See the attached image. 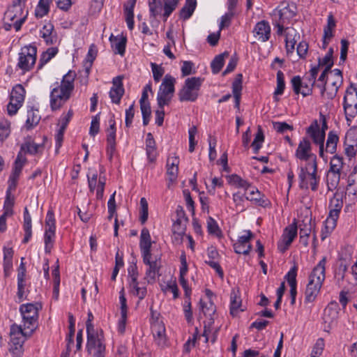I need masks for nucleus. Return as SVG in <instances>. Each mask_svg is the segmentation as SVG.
I'll list each match as a JSON object with an SVG mask.
<instances>
[{
  "instance_id": "nucleus-1",
  "label": "nucleus",
  "mask_w": 357,
  "mask_h": 357,
  "mask_svg": "<svg viewBox=\"0 0 357 357\" xmlns=\"http://www.w3.org/2000/svg\"><path fill=\"white\" fill-rule=\"evenodd\" d=\"M41 309L39 303L22 304L20 307L24 329L27 330L28 336H31L38 326V312Z\"/></svg>"
},
{
  "instance_id": "nucleus-2",
  "label": "nucleus",
  "mask_w": 357,
  "mask_h": 357,
  "mask_svg": "<svg viewBox=\"0 0 357 357\" xmlns=\"http://www.w3.org/2000/svg\"><path fill=\"white\" fill-rule=\"evenodd\" d=\"M203 81L204 79L199 77L187 78L182 89L178 93L179 100L195 102L199 96Z\"/></svg>"
},
{
  "instance_id": "nucleus-3",
  "label": "nucleus",
  "mask_w": 357,
  "mask_h": 357,
  "mask_svg": "<svg viewBox=\"0 0 357 357\" xmlns=\"http://www.w3.org/2000/svg\"><path fill=\"white\" fill-rule=\"evenodd\" d=\"M86 351L89 354L93 357H105V344L102 330L93 333H86Z\"/></svg>"
},
{
  "instance_id": "nucleus-4",
  "label": "nucleus",
  "mask_w": 357,
  "mask_h": 357,
  "mask_svg": "<svg viewBox=\"0 0 357 357\" xmlns=\"http://www.w3.org/2000/svg\"><path fill=\"white\" fill-rule=\"evenodd\" d=\"M343 109L347 121H351L357 115V88L351 83L343 97Z\"/></svg>"
},
{
  "instance_id": "nucleus-5",
  "label": "nucleus",
  "mask_w": 357,
  "mask_h": 357,
  "mask_svg": "<svg viewBox=\"0 0 357 357\" xmlns=\"http://www.w3.org/2000/svg\"><path fill=\"white\" fill-rule=\"evenodd\" d=\"M37 57V48L33 45H26L21 49L17 66L23 72L30 71L34 66Z\"/></svg>"
},
{
  "instance_id": "nucleus-6",
  "label": "nucleus",
  "mask_w": 357,
  "mask_h": 357,
  "mask_svg": "<svg viewBox=\"0 0 357 357\" xmlns=\"http://www.w3.org/2000/svg\"><path fill=\"white\" fill-rule=\"evenodd\" d=\"M295 157L307 162V165H312L317 162V155L312 153L310 140L307 137H303L300 141L295 152Z\"/></svg>"
},
{
  "instance_id": "nucleus-7",
  "label": "nucleus",
  "mask_w": 357,
  "mask_h": 357,
  "mask_svg": "<svg viewBox=\"0 0 357 357\" xmlns=\"http://www.w3.org/2000/svg\"><path fill=\"white\" fill-rule=\"evenodd\" d=\"M27 15L28 11H26L24 14V7L21 6L20 4H13L6 11L4 19L11 22L16 19L13 23V27L16 31H18L25 22Z\"/></svg>"
},
{
  "instance_id": "nucleus-8",
  "label": "nucleus",
  "mask_w": 357,
  "mask_h": 357,
  "mask_svg": "<svg viewBox=\"0 0 357 357\" xmlns=\"http://www.w3.org/2000/svg\"><path fill=\"white\" fill-rule=\"evenodd\" d=\"M297 6L293 2L286 1H282L280 5L273 10V15L277 20L283 22L289 23L290 20L296 15Z\"/></svg>"
},
{
  "instance_id": "nucleus-9",
  "label": "nucleus",
  "mask_w": 357,
  "mask_h": 357,
  "mask_svg": "<svg viewBox=\"0 0 357 357\" xmlns=\"http://www.w3.org/2000/svg\"><path fill=\"white\" fill-rule=\"evenodd\" d=\"M298 226L296 220L285 228L281 239L278 242V249L282 253L285 252L297 236Z\"/></svg>"
},
{
  "instance_id": "nucleus-10",
  "label": "nucleus",
  "mask_w": 357,
  "mask_h": 357,
  "mask_svg": "<svg viewBox=\"0 0 357 357\" xmlns=\"http://www.w3.org/2000/svg\"><path fill=\"white\" fill-rule=\"evenodd\" d=\"M10 344L12 350H20L28 336L27 330H24L22 326L13 324L10 331Z\"/></svg>"
},
{
  "instance_id": "nucleus-11",
  "label": "nucleus",
  "mask_w": 357,
  "mask_h": 357,
  "mask_svg": "<svg viewBox=\"0 0 357 357\" xmlns=\"http://www.w3.org/2000/svg\"><path fill=\"white\" fill-rule=\"evenodd\" d=\"M142 259L144 264L149 266L146 271L144 279L147 280L148 283H153L155 281L157 275H160L159 273L161 268L160 258L155 257L153 259L152 255H151L147 256L146 258Z\"/></svg>"
},
{
  "instance_id": "nucleus-12",
  "label": "nucleus",
  "mask_w": 357,
  "mask_h": 357,
  "mask_svg": "<svg viewBox=\"0 0 357 357\" xmlns=\"http://www.w3.org/2000/svg\"><path fill=\"white\" fill-rule=\"evenodd\" d=\"M247 235L241 236L237 242L234 244V249L236 253L247 255L252 249V246L249 243L250 240L254 237L250 230L245 231Z\"/></svg>"
},
{
  "instance_id": "nucleus-13",
  "label": "nucleus",
  "mask_w": 357,
  "mask_h": 357,
  "mask_svg": "<svg viewBox=\"0 0 357 357\" xmlns=\"http://www.w3.org/2000/svg\"><path fill=\"white\" fill-rule=\"evenodd\" d=\"M123 77L119 75L112 79V86L109 91V95L113 103L119 104L123 97L125 89L123 84Z\"/></svg>"
},
{
  "instance_id": "nucleus-14",
  "label": "nucleus",
  "mask_w": 357,
  "mask_h": 357,
  "mask_svg": "<svg viewBox=\"0 0 357 357\" xmlns=\"http://www.w3.org/2000/svg\"><path fill=\"white\" fill-rule=\"evenodd\" d=\"M292 89L295 94H301L303 97L310 96L313 91V87L303 80L299 75L294 76L291 79Z\"/></svg>"
},
{
  "instance_id": "nucleus-15",
  "label": "nucleus",
  "mask_w": 357,
  "mask_h": 357,
  "mask_svg": "<svg viewBox=\"0 0 357 357\" xmlns=\"http://www.w3.org/2000/svg\"><path fill=\"white\" fill-rule=\"evenodd\" d=\"M70 95L61 90L58 87L54 88L50 93V107L52 110L55 111L61 107L70 98Z\"/></svg>"
},
{
  "instance_id": "nucleus-16",
  "label": "nucleus",
  "mask_w": 357,
  "mask_h": 357,
  "mask_svg": "<svg viewBox=\"0 0 357 357\" xmlns=\"http://www.w3.org/2000/svg\"><path fill=\"white\" fill-rule=\"evenodd\" d=\"M246 192L249 194V196H246L245 199L253 202L256 205L264 208L271 205L268 199L261 194L256 187L250 185V189Z\"/></svg>"
},
{
  "instance_id": "nucleus-17",
  "label": "nucleus",
  "mask_w": 357,
  "mask_h": 357,
  "mask_svg": "<svg viewBox=\"0 0 357 357\" xmlns=\"http://www.w3.org/2000/svg\"><path fill=\"white\" fill-rule=\"evenodd\" d=\"M340 307L337 302L333 301L328 303L324 309L323 319L325 324H328L330 327L338 318Z\"/></svg>"
},
{
  "instance_id": "nucleus-18",
  "label": "nucleus",
  "mask_w": 357,
  "mask_h": 357,
  "mask_svg": "<svg viewBox=\"0 0 357 357\" xmlns=\"http://www.w3.org/2000/svg\"><path fill=\"white\" fill-rule=\"evenodd\" d=\"M335 208L330 210L328 216L325 220L326 229H327L328 233L332 232L333 230L335 228L337 220L339 218V215L342 207V204L340 202L339 199H335Z\"/></svg>"
},
{
  "instance_id": "nucleus-19",
  "label": "nucleus",
  "mask_w": 357,
  "mask_h": 357,
  "mask_svg": "<svg viewBox=\"0 0 357 357\" xmlns=\"http://www.w3.org/2000/svg\"><path fill=\"white\" fill-rule=\"evenodd\" d=\"M271 26L266 20H261L257 22L254 28L253 33L255 37L261 42H266L271 37Z\"/></svg>"
},
{
  "instance_id": "nucleus-20",
  "label": "nucleus",
  "mask_w": 357,
  "mask_h": 357,
  "mask_svg": "<svg viewBox=\"0 0 357 357\" xmlns=\"http://www.w3.org/2000/svg\"><path fill=\"white\" fill-rule=\"evenodd\" d=\"M151 245L149 231L147 228H143L141 231L139 240V248L142 258H146L147 256L152 255L151 250Z\"/></svg>"
},
{
  "instance_id": "nucleus-21",
  "label": "nucleus",
  "mask_w": 357,
  "mask_h": 357,
  "mask_svg": "<svg viewBox=\"0 0 357 357\" xmlns=\"http://www.w3.org/2000/svg\"><path fill=\"white\" fill-rule=\"evenodd\" d=\"M207 255L209 260L205 261V263L208 264L210 267L215 270L218 275L222 278L224 276L223 270L221 268L219 262L215 261L220 257V255L217 249L213 246L208 248Z\"/></svg>"
},
{
  "instance_id": "nucleus-22",
  "label": "nucleus",
  "mask_w": 357,
  "mask_h": 357,
  "mask_svg": "<svg viewBox=\"0 0 357 357\" xmlns=\"http://www.w3.org/2000/svg\"><path fill=\"white\" fill-rule=\"evenodd\" d=\"M306 133L312 138L315 144H324L326 134L320 131L319 125L317 120H314L306 129Z\"/></svg>"
},
{
  "instance_id": "nucleus-23",
  "label": "nucleus",
  "mask_w": 357,
  "mask_h": 357,
  "mask_svg": "<svg viewBox=\"0 0 357 357\" xmlns=\"http://www.w3.org/2000/svg\"><path fill=\"white\" fill-rule=\"evenodd\" d=\"M326 257H323V259L319 261L317 266L312 269L309 276V280H313L314 282H317V284H322L326 278Z\"/></svg>"
},
{
  "instance_id": "nucleus-24",
  "label": "nucleus",
  "mask_w": 357,
  "mask_h": 357,
  "mask_svg": "<svg viewBox=\"0 0 357 357\" xmlns=\"http://www.w3.org/2000/svg\"><path fill=\"white\" fill-rule=\"evenodd\" d=\"M137 0H128L123 4V11L125 15V20L127 23L129 30L134 29V8L135 6Z\"/></svg>"
},
{
  "instance_id": "nucleus-25",
  "label": "nucleus",
  "mask_w": 357,
  "mask_h": 357,
  "mask_svg": "<svg viewBox=\"0 0 357 357\" xmlns=\"http://www.w3.org/2000/svg\"><path fill=\"white\" fill-rule=\"evenodd\" d=\"M243 75L239 73L236 75L235 79L232 83V93L234 98V107L238 110L240 109V102L241 98Z\"/></svg>"
},
{
  "instance_id": "nucleus-26",
  "label": "nucleus",
  "mask_w": 357,
  "mask_h": 357,
  "mask_svg": "<svg viewBox=\"0 0 357 357\" xmlns=\"http://www.w3.org/2000/svg\"><path fill=\"white\" fill-rule=\"evenodd\" d=\"M151 331L157 344L164 346L166 343L165 325L162 322H155L152 325Z\"/></svg>"
},
{
  "instance_id": "nucleus-27",
  "label": "nucleus",
  "mask_w": 357,
  "mask_h": 357,
  "mask_svg": "<svg viewBox=\"0 0 357 357\" xmlns=\"http://www.w3.org/2000/svg\"><path fill=\"white\" fill-rule=\"evenodd\" d=\"M322 284H317L313 280H309L305 292V301L307 303L313 302L317 296Z\"/></svg>"
},
{
  "instance_id": "nucleus-28",
  "label": "nucleus",
  "mask_w": 357,
  "mask_h": 357,
  "mask_svg": "<svg viewBox=\"0 0 357 357\" xmlns=\"http://www.w3.org/2000/svg\"><path fill=\"white\" fill-rule=\"evenodd\" d=\"M146 151L149 161L153 162L156 160L158 153L155 139L151 132L146 135Z\"/></svg>"
},
{
  "instance_id": "nucleus-29",
  "label": "nucleus",
  "mask_w": 357,
  "mask_h": 357,
  "mask_svg": "<svg viewBox=\"0 0 357 357\" xmlns=\"http://www.w3.org/2000/svg\"><path fill=\"white\" fill-rule=\"evenodd\" d=\"M175 78H174L169 74L166 75L162 80V82L160 86L158 91H162V93L164 95H169L173 96V94L175 91Z\"/></svg>"
},
{
  "instance_id": "nucleus-30",
  "label": "nucleus",
  "mask_w": 357,
  "mask_h": 357,
  "mask_svg": "<svg viewBox=\"0 0 357 357\" xmlns=\"http://www.w3.org/2000/svg\"><path fill=\"white\" fill-rule=\"evenodd\" d=\"M26 162V157L22 155V151H20L14 162L13 170L10 176L12 177L19 178Z\"/></svg>"
},
{
  "instance_id": "nucleus-31",
  "label": "nucleus",
  "mask_w": 357,
  "mask_h": 357,
  "mask_svg": "<svg viewBox=\"0 0 357 357\" xmlns=\"http://www.w3.org/2000/svg\"><path fill=\"white\" fill-rule=\"evenodd\" d=\"M54 26L49 23L45 24L40 30V36L45 40L47 45H53L56 41V36H52Z\"/></svg>"
},
{
  "instance_id": "nucleus-32",
  "label": "nucleus",
  "mask_w": 357,
  "mask_h": 357,
  "mask_svg": "<svg viewBox=\"0 0 357 357\" xmlns=\"http://www.w3.org/2000/svg\"><path fill=\"white\" fill-rule=\"evenodd\" d=\"M109 40L112 43V47H114V52L120 54L121 56H123L126 52L127 43L126 37L122 36L120 39H118L117 37L114 38L113 35H112Z\"/></svg>"
},
{
  "instance_id": "nucleus-33",
  "label": "nucleus",
  "mask_w": 357,
  "mask_h": 357,
  "mask_svg": "<svg viewBox=\"0 0 357 357\" xmlns=\"http://www.w3.org/2000/svg\"><path fill=\"white\" fill-rule=\"evenodd\" d=\"M199 304H200V312L199 313V315H198V319H201L203 318L202 317V314L204 316V317H210V321L208 323L209 325H211V324L213 323V319L211 317V315L213 314L215 312V306L213 305V303H210L208 306L204 303L202 301V300L201 299L200 301H199Z\"/></svg>"
},
{
  "instance_id": "nucleus-34",
  "label": "nucleus",
  "mask_w": 357,
  "mask_h": 357,
  "mask_svg": "<svg viewBox=\"0 0 357 357\" xmlns=\"http://www.w3.org/2000/svg\"><path fill=\"white\" fill-rule=\"evenodd\" d=\"M339 142V137L336 132L331 130L328 134L325 151L331 154L335 153L337 150V144Z\"/></svg>"
},
{
  "instance_id": "nucleus-35",
  "label": "nucleus",
  "mask_w": 357,
  "mask_h": 357,
  "mask_svg": "<svg viewBox=\"0 0 357 357\" xmlns=\"http://www.w3.org/2000/svg\"><path fill=\"white\" fill-rule=\"evenodd\" d=\"M196 5V0H186L185 5L180 10V17L183 20L189 19L193 14Z\"/></svg>"
},
{
  "instance_id": "nucleus-36",
  "label": "nucleus",
  "mask_w": 357,
  "mask_h": 357,
  "mask_svg": "<svg viewBox=\"0 0 357 357\" xmlns=\"http://www.w3.org/2000/svg\"><path fill=\"white\" fill-rule=\"evenodd\" d=\"M40 120V116L38 114V110H34L33 109L28 110L27 119L24 127L27 130H30L38 124Z\"/></svg>"
},
{
  "instance_id": "nucleus-37",
  "label": "nucleus",
  "mask_w": 357,
  "mask_h": 357,
  "mask_svg": "<svg viewBox=\"0 0 357 357\" xmlns=\"http://www.w3.org/2000/svg\"><path fill=\"white\" fill-rule=\"evenodd\" d=\"M25 89L21 84H16L10 93V100L16 102L22 103L25 97Z\"/></svg>"
},
{
  "instance_id": "nucleus-38",
  "label": "nucleus",
  "mask_w": 357,
  "mask_h": 357,
  "mask_svg": "<svg viewBox=\"0 0 357 357\" xmlns=\"http://www.w3.org/2000/svg\"><path fill=\"white\" fill-rule=\"evenodd\" d=\"M229 53L225 52L215 56L211 63V70L213 74H218L222 69L225 63V57H228Z\"/></svg>"
},
{
  "instance_id": "nucleus-39",
  "label": "nucleus",
  "mask_w": 357,
  "mask_h": 357,
  "mask_svg": "<svg viewBox=\"0 0 357 357\" xmlns=\"http://www.w3.org/2000/svg\"><path fill=\"white\" fill-rule=\"evenodd\" d=\"M162 1L164 3V13L162 14V17L164 21L165 22L170 16V15L176 10L180 2V0H162Z\"/></svg>"
},
{
  "instance_id": "nucleus-40",
  "label": "nucleus",
  "mask_w": 357,
  "mask_h": 357,
  "mask_svg": "<svg viewBox=\"0 0 357 357\" xmlns=\"http://www.w3.org/2000/svg\"><path fill=\"white\" fill-rule=\"evenodd\" d=\"M56 229H45L44 234L45 251L46 253H50L53 248L55 239Z\"/></svg>"
},
{
  "instance_id": "nucleus-41",
  "label": "nucleus",
  "mask_w": 357,
  "mask_h": 357,
  "mask_svg": "<svg viewBox=\"0 0 357 357\" xmlns=\"http://www.w3.org/2000/svg\"><path fill=\"white\" fill-rule=\"evenodd\" d=\"M97 55V50L95 49V45H91L88 51L86 59L84 63L85 73L88 76L90 73L91 68L93 65V61L95 60Z\"/></svg>"
},
{
  "instance_id": "nucleus-42",
  "label": "nucleus",
  "mask_w": 357,
  "mask_h": 357,
  "mask_svg": "<svg viewBox=\"0 0 357 357\" xmlns=\"http://www.w3.org/2000/svg\"><path fill=\"white\" fill-rule=\"evenodd\" d=\"M43 150V144H38L34 142H28L24 143L21 146V151H25L26 153L31 155H36L37 153H41Z\"/></svg>"
},
{
  "instance_id": "nucleus-43",
  "label": "nucleus",
  "mask_w": 357,
  "mask_h": 357,
  "mask_svg": "<svg viewBox=\"0 0 357 357\" xmlns=\"http://www.w3.org/2000/svg\"><path fill=\"white\" fill-rule=\"evenodd\" d=\"M264 141V135L263 130L260 126H258L257 132L255 135L254 141L252 142L251 146L253 149V151L255 154L259 153V149L262 146V143Z\"/></svg>"
},
{
  "instance_id": "nucleus-44",
  "label": "nucleus",
  "mask_w": 357,
  "mask_h": 357,
  "mask_svg": "<svg viewBox=\"0 0 357 357\" xmlns=\"http://www.w3.org/2000/svg\"><path fill=\"white\" fill-rule=\"evenodd\" d=\"M313 170L312 172L309 174V181H308V187L310 186L311 190L312 191H317L318 189V183L319 181V177L317 176V162H314L311 165Z\"/></svg>"
},
{
  "instance_id": "nucleus-45",
  "label": "nucleus",
  "mask_w": 357,
  "mask_h": 357,
  "mask_svg": "<svg viewBox=\"0 0 357 357\" xmlns=\"http://www.w3.org/2000/svg\"><path fill=\"white\" fill-rule=\"evenodd\" d=\"M52 0H40L36 8L35 13L37 17H43L50 11V4Z\"/></svg>"
},
{
  "instance_id": "nucleus-46",
  "label": "nucleus",
  "mask_w": 357,
  "mask_h": 357,
  "mask_svg": "<svg viewBox=\"0 0 357 357\" xmlns=\"http://www.w3.org/2000/svg\"><path fill=\"white\" fill-rule=\"evenodd\" d=\"M241 305V299L235 291H232L230 295V314L236 315Z\"/></svg>"
},
{
  "instance_id": "nucleus-47",
  "label": "nucleus",
  "mask_w": 357,
  "mask_h": 357,
  "mask_svg": "<svg viewBox=\"0 0 357 357\" xmlns=\"http://www.w3.org/2000/svg\"><path fill=\"white\" fill-rule=\"evenodd\" d=\"M229 183L236 185L238 188H243L245 191L250 189L251 185L248 181L243 179L237 174H232L230 176Z\"/></svg>"
},
{
  "instance_id": "nucleus-48",
  "label": "nucleus",
  "mask_w": 357,
  "mask_h": 357,
  "mask_svg": "<svg viewBox=\"0 0 357 357\" xmlns=\"http://www.w3.org/2000/svg\"><path fill=\"white\" fill-rule=\"evenodd\" d=\"M310 165H306L305 167H301V171L298 174V178H299V187L301 189H308V181L307 180V178L309 177V174L311 172H308V167Z\"/></svg>"
},
{
  "instance_id": "nucleus-49",
  "label": "nucleus",
  "mask_w": 357,
  "mask_h": 357,
  "mask_svg": "<svg viewBox=\"0 0 357 357\" xmlns=\"http://www.w3.org/2000/svg\"><path fill=\"white\" fill-rule=\"evenodd\" d=\"M343 164V158L337 155H335L331 160L329 170L331 172L341 174Z\"/></svg>"
},
{
  "instance_id": "nucleus-50",
  "label": "nucleus",
  "mask_w": 357,
  "mask_h": 357,
  "mask_svg": "<svg viewBox=\"0 0 357 357\" xmlns=\"http://www.w3.org/2000/svg\"><path fill=\"white\" fill-rule=\"evenodd\" d=\"M319 71V66L312 67L310 71L305 74L303 79L305 81L308 80L307 83L314 88L317 85L316 79Z\"/></svg>"
},
{
  "instance_id": "nucleus-51",
  "label": "nucleus",
  "mask_w": 357,
  "mask_h": 357,
  "mask_svg": "<svg viewBox=\"0 0 357 357\" xmlns=\"http://www.w3.org/2000/svg\"><path fill=\"white\" fill-rule=\"evenodd\" d=\"M347 192L355 195L357 192V173L351 172L348 177Z\"/></svg>"
},
{
  "instance_id": "nucleus-52",
  "label": "nucleus",
  "mask_w": 357,
  "mask_h": 357,
  "mask_svg": "<svg viewBox=\"0 0 357 357\" xmlns=\"http://www.w3.org/2000/svg\"><path fill=\"white\" fill-rule=\"evenodd\" d=\"M207 230L210 234L215 235L218 237L222 236V231L217 222L211 217L207 220Z\"/></svg>"
},
{
  "instance_id": "nucleus-53",
  "label": "nucleus",
  "mask_w": 357,
  "mask_h": 357,
  "mask_svg": "<svg viewBox=\"0 0 357 357\" xmlns=\"http://www.w3.org/2000/svg\"><path fill=\"white\" fill-rule=\"evenodd\" d=\"M332 80L331 84L336 89H339L343 83L342 73L339 69H334L331 72Z\"/></svg>"
},
{
  "instance_id": "nucleus-54",
  "label": "nucleus",
  "mask_w": 357,
  "mask_h": 357,
  "mask_svg": "<svg viewBox=\"0 0 357 357\" xmlns=\"http://www.w3.org/2000/svg\"><path fill=\"white\" fill-rule=\"evenodd\" d=\"M109 127L107 130V142H116V121L114 116H112L108 121Z\"/></svg>"
},
{
  "instance_id": "nucleus-55",
  "label": "nucleus",
  "mask_w": 357,
  "mask_h": 357,
  "mask_svg": "<svg viewBox=\"0 0 357 357\" xmlns=\"http://www.w3.org/2000/svg\"><path fill=\"white\" fill-rule=\"evenodd\" d=\"M162 3L160 0H149V8L151 17L155 18L160 13Z\"/></svg>"
},
{
  "instance_id": "nucleus-56",
  "label": "nucleus",
  "mask_w": 357,
  "mask_h": 357,
  "mask_svg": "<svg viewBox=\"0 0 357 357\" xmlns=\"http://www.w3.org/2000/svg\"><path fill=\"white\" fill-rule=\"evenodd\" d=\"M285 89L284 75L281 70L277 73V87L274 92V95L279 96L284 93Z\"/></svg>"
},
{
  "instance_id": "nucleus-57",
  "label": "nucleus",
  "mask_w": 357,
  "mask_h": 357,
  "mask_svg": "<svg viewBox=\"0 0 357 357\" xmlns=\"http://www.w3.org/2000/svg\"><path fill=\"white\" fill-rule=\"evenodd\" d=\"M25 287V279H17V297L18 298V302H22V301L26 299Z\"/></svg>"
},
{
  "instance_id": "nucleus-58",
  "label": "nucleus",
  "mask_w": 357,
  "mask_h": 357,
  "mask_svg": "<svg viewBox=\"0 0 357 357\" xmlns=\"http://www.w3.org/2000/svg\"><path fill=\"white\" fill-rule=\"evenodd\" d=\"M148 202L144 197L140 199V221L142 224H144L148 219Z\"/></svg>"
},
{
  "instance_id": "nucleus-59",
  "label": "nucleus",
  "mask_w": 357,
  "mask_h": 357,
  "mask_svg": "<svg viewBox=\"0 0 357 357\" xmlns=\"http://www.w3.org/2000/svg\"><path fill=\"white\" fill-rule=\"evenodd\" d=\"M130 287L133 289V294L139 298L140 301L143 300L147 293L146 287H139V282H136V285L134 283H130Z\"/></svg>"
},
{
  "instance_id": "nucleus-60",
  "label": "nucleus",
  "mask_w": 357,
  "mask_h": 357,
  "mask_svg": "<svg viewBox=\"0 0 357 357\" xmlns=\"http://www.w3.org/2000/svg\"><path fill=\"white\" fill-rule=\"evenodd\" d=\"M186 273H179V282L184 290L185 298H189L192 294V289L188 285L187 280L185 278Z\"/></svg>"
},
{
  "instance_id": "nucleus-61",
  "label": "nucleus",
  "mask_w": 357,
  "mask_h": 357,
  "mask_svg": "<svg viewBox=\"0 0 357 357\" xmlns=\"http://www.w3.org/2000/svg\"><path fill=\"white\" fill-rule=\"evenodd\" d=\"M349 137V134L347 133L345 137V139L344 142V153L347 156H348L349 158H354L356 155L357 150L355 148L354 144H350L347 143L348 139Z\"/></svg>"
},
{
  "instance_id": "nucleus-62",
  "label": "nucleus",
  "mask_w": 357,
  "mask_h": 357,
  "mask_svg": "<svg viewBox=\"0 0 357 357\" xmlns=\"http://www.w3.org/2000/svg\"><path fill=\"white\" fill-rule=\"evenodd\" d=\"M10 134V123L8 121L2 119L0 121V141H3Z\"/></svg>"
},
{
  "instance_id": "nucleus-63",
  "label": "nucleus",
  "mask_w": 357,
  "mask_h": 357,
  "mask_svg": "<svg viewBox=\"0 0 357 357\" xmlns=\"http://www.w3.org/2000/svg\"><path fill=\"white\" fill-rule=\"evenodd\" d=\"M98 114L92 118V121L91 122V126L89 129V134L91 136H96L100 130V117Z\"/></svg>"
},
{
  "instance_id": "nucleus-64",
  "label": "nucleus",
  "mask_w": 357,
  "mask_h": 357,
  "mask_svg": "<svg viewBox=\"0 0 357 357\" xmlns=\"http://www.w3.org/2000/svg\"><path fill=\"white\" fill-rule=\"evenodd\" d=\"M151 69L153 72V79L155 82H158L164 75L165 70L162 67L155 63H151Z\"/></svg>"
}]
</instances>
